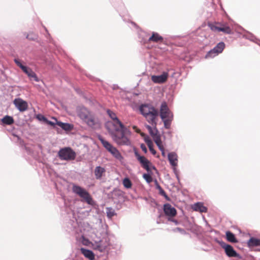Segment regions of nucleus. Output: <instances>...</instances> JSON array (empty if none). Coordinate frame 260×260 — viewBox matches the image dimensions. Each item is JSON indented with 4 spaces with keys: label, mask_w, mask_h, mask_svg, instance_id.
Returning a JSON list of instances; mask_svg holds the SVG:
<instances>
[{
    "label": "nucleus",
    "mask_w": 260,
    "mask_h": 260,
    "mask_svg": "<svg viewBox=\"0 0 260 260\" xmlns=\"http://www.w3.org/2000/svg\"><path fill=\"white\" fill-rule=\"evenodd\" d=\"M106 127L113 141L118 145H129L131 132L119 120L108 121Z\"/></svg>",
    "instance_id": "f257e3e1"
},
{
    "label": "nucleus",
    "mask_w": 260,
    "mask_h": 260,
    "mask_svg": "<svg viewBox=\"0 0 260 260\" xmlns=\"http://www.w3.org/2000/svg\"><path fill=\"white\" fill-rule=\"evenodd\" d=\"M140 111L149 123L156 125V120L158 116L157 110L151 105L144 104L140 106Z\"/></svg>",
    "instance_id": "f03ea898"
},
{
    "label": "nucleus",
    "mask_w": 260,
    "mask_h": 260,
    "mask_svg": "<svg viewBox=\"0 0 260 260\" xmlns=\"http://www.w3.org/2000/svg\"><path fill=\"white\" fill-rule=\"evenodd\" d=\"M208 25L210 29L214 32H222L225 34L232 33V29L226 22L209 23Z\"/></svg>",
    "instance_id": "7ed1b4c3"
},
{
    "label": "nucleus",
    "mask_w": 260,
    "mask_h": 260,
    "mask_svg": "<svg viewBox=\"0 0 260 260\" xmlns=\"http://www.w3.org/2000/svg\"><path fill=\"white\" fill-rule=\"evenodd\" d=\"M99 139L102 143L103 146L105 148V149L108 151H109L114 157L119 160H121L123 158L120 153L116 147H114L107 141L104 140V139L102 137H100Z\"/></svg>",
    "instance_id": "20e7f679"
},
{
    "label": "nucleus",
    "mask_w": 260,
    "mask_h": 260,
    "mask_svg": "<svg viewBox=\"0 0 260 260\" xmlns=\"http://www.w3.org/2000/svg\"><path fill=\"white\" fill-rule=\"evenodd\" d=\"M58 155L61 160H73L76 156V152L70 147H64L58 152Z\"/></svg>",
    "instance_id": "39448f33"
},
{
    "label": "nucleus",
    "mask_w": 260,
    "mask_h": 260,
    "mask_svg": "<svg viewBox=\"0 0 260 260\" xmlns=\"http://www.w3.org/2000/svg\"><path fill=\"white\" fill-rule=\"evenodd\" d=\"M73 191L83 199V200L88 204H91L92 198L89 193L84 188L77 185L74 184L72 188Z\"/></svg>",
    "instance_id": "423d86ee"
},
{
    "label": "nucleus",
    "mask_w": 260,
    "mask_h": 260,
    "mask_svg": "<svg viewBox=\"0 0 260 260\" xmlns=\"http://www.w3.org/2000/svg\"><path fill=\"white\" fill-rule=\"evenodd\" d=\"M14 61L16 64L19 67L21 70L24 72L29 78H33L35 81L38 82L39 79L37 76L36 73L30 68L23 66L18 59H15Z\"/></svg>",
    "instance_id": "0eeeda50"
},
{
    "label": "nucleus",
    "mask_w": 260,
    "mask_h": 260,
    "mask_svg": "<svg viewBox=\"0 0 260 260\" xmlns=\"http://www.w3.org/2000/svg\"><path fill=\"white\" fill-rule=\"evenodd\" d=\"M224 48L225 44L222 42H219L213 49H211L207 53L205 58H212L217 56L222 52Z\"/></svg>",
    "instance_id": "6e6552de"
},
{
    "label": "nucleus",
    "mask_w": 260,
    "mask_h": 260,
    "mask_svg": "<svg viewBox=\"0 0 260 260\" xmlns=\"http://www.w3.org/2000/svg\"><path fill=\"white\" fill-rule=\"evenodd\" d=\"M83 121L92 128L99 127L100 125L99 119L91 112Z\"/></svg>",
    "instance_id": "1a4fd4ad"
},
{
    "label": "nucleus",
    "mask_w": 260,
    "mask_h": 260,
    "mask_svg": "<svg viewBox=\"0 0 260 260\" xmlns=\"http://www.w3.org/2000/svg\"><path fill=\"white\" fill-rule=\"evenodd\" d=\"M16 108L20 112H24L28 109L27 103L20 98H16L13 101Z\"/></svg>",
    "instance_id": "9d476101"
},
{
    "label": "nucleus",
    "mask_w": 260,
    "mask_h": 260,
    "mask_svg": "<svg viewBox=\"0 0 260 260\" xmlns=\"http://www.w3.org/2000/svg\"><path fill=\"white\" fill-rule=\"evenodd\" d=\"M135 155L142 167L147 171H149L150 170V165H151V162L145 157L141 156L137 151L135 152Z\"/></svg>",
    "instance_id": "9b49d317"
},
{
    "label": "nucleus",
    "mask_w": 260,
    "mask_h": 260,
    "mask_svg": "<svg viewBox=\"0 0 260 260\" xmlns=\"http://www.w3.org/2000/svg\"><path fill=\"white\" fill-rule=\"evenodd\" d=\"M169 74L167 72H163L162 74L159 76L153 75L151 76V80L154 83L161 84L166 82L168 78Z\"/></svg>",
    "instance_id": "f8f14e48"
},
{
    "label": "nucleus",
    "mask_w": 260,
    "mask_h": 260,
    "mask_svg": "<svg viewBox=\"0 0 260 260\" xmlns=\"http://www.w3.org/2000/svg\"><path fill=\"white\" fill-rule=\"evenodd\" d=\"M221 246L224 249L226 254L229 257H239V254L231 245L226 243H223L221 244Z\"/></svg>",
    "instance_id": "ddd939ff"
},
{
    "label": "nucleus",
    "mask_w": 260,
    "mask_h": 260,
    "mask_svg": "<svg viewBox=\"0 0 260 260\" xmlns=\"http://www.w3.org/2000/svg\"><path fill=\"white\" fill-rule=\"evenodd\" d=\"M169 109L166 102H163L160 109V116L162 119L171 117Z\"/></svg>",
    "instance_id": "4468645a"
},
{
    "label": "nucleus",
    "mask_w": 260,
    "mask_h": 260,
    "mask_svg": "<svg viewBox=\"0 0 260 260\" xmlns=\"http://www.w3.org/2000/svg\"><path fill=\"white\" fill-rule=\"evenodd\" d=\"M164 211L165 214L169 217H174L176 216L177 212L175 208L173 207L170 204H166L164 206Z\"/></svg>",
    "instance_id": "2eb2a0df"
},
{
    "label": "nucleus",
    "mask_w": 260,
    "mask_h": 260,
    "mask_svg": "<svg viewBox=\"0 0 260 260\" xmlns=\"http://www.w3.org/2000/svg\"><path fill=\"white\" fill-rule=\"evenodd\" d=\"M90 112L84 107H80L77 109V115L83 121L87 118Z\"/></svg>",
    "instance_id": "dca6fc26"
},
{
    "label": "nucleus",
    "mask_w": 260,
    "mask_h": 260,
    "mask_svg": "<svg viewBox=\"0 0 260 260\" xmlns=\"http://www.w3.org/2000/svg\"><path fill=\"white\" fill-rule=\"evenodd\" d=\"M105 172L106 170L104 168L101 166L96 167L94 171L95 178L96 179H101L105 174Z\"/></svg>",
    "instance_id": "f3484780"
},
{
    "label": "nucleus",
    "mask_w": 260,
    "mask_h": 260,
    "mask_svg": "<svg viewBox=\"0 0 260 260\" xmlns=\"http://www.w3.org/2000/svg\"><path fill=\"white\" fill-rule=\"evenodd\" d=\"M153 127H152L150 125H146V128L149 131V134L152 136L153 139V140L156 139V138H158L160 137L158 134V132L157 129L156 128V125L155 126L154 124L152 125Z\"/></svg>",
    "instance_id": "a211bd4d"
},
{
    "label": "nucleus",
    "mask_w": 260,
    "mask_h": 260,
    "mask_svg": "<svg viewBox=\"0 0 260 260\" xmlns=\"http://www.w3.org/2000/svg\"><path fill=\"white\" fill-rule=\"evenodd\" d=\"M177 155L175 152H171L168 154V159L170 164L173 167H176L177 165Z\"/></svg>",
    "instance_id": "6ab92c4d"
},
{
    "label": "nucleus",
    "mask_w": 260,
    "mask_h": 260,
    "mask_svg": "<svg viewBox=\"0 0 260 260\" xmlns=\"http://www.w3.org/2000/svg\"><path fill=\"white\" fill-rule=\"evenodd\" d=\"M192 209L196 211H199L201 213H205L207 211V208L200 202L194 204L192 206Z\"/></svg>",
    "instance_id": "aec40b11"
},
{
    "label": "nucleus",
    "mask_w": 260,
    "mask_h": 260,
    "mask_svg": "<svg viewBox=\"0 0 260 260\" xmlns=\"http://www.w3.org/2000/svg\"><path fill=\"white\" fill-rule=\"evenodd\" d=\"M81 251L86 258H88L90 260H94V254L92 251L82 248H81Z\"/></svg>",
    "instance_id": "412c9836"
},
{
    "label": "nucleus",
    "mask_w": 260,
    "mask_h": 260,
    "mask_svg": "<svg viewBox=\"0 0 260 260\" xmlns=\"http://www.w3.org/2000/svg\"><path fill=\"white\" fill-rule=\"evenodd\" d=\"M163 40V38L158 33L153 32L152 36L149 38L148 41L157 43L162 42Z\"/></svg>",
    "instance_id": "4be33fe9"
},
{
    "label": "nucleus",
    "mask_w": 260,
    "mask_h": 260,
    "mask_svg": "<svg viewBox=\"0 0 260 260\" xmlns=\"http://www.w3.org/2000/svg\"><path fill=\"white\" fill-rule=\"evenodd\" d=\"M225 235L226 238L229 242L235 243L238 242L235 235L230 231H227Z\"/></svg>",
    "instance_id": "5701e85b"
},
{
    "label": "nucleus",
    "mask_w": 260,
    "mask_h": 260,
    "mask_svg": "<svg viewBox=\"0 0 260 260\" xmlns=\"http://www.w3.org/2000/svg\"><path fill=\"white\" fill-rule=\"evenodd\" d=\"M247 243L249 247L260 246V239L251 238Z\"/></svg>",
    "instance_id": "b1692460"
},
{
    "label": "nucleus",
    "mask_w": 260,
    "mask_h": 260,
    "mask_svg": "<svg viewBox=\"0 0 260 260\" xmlns=\"http://www.w3.org/2000/svg\"><path fill=\"white\" fill-rule=\"evenodd\" d=\"M56 124L66 131H70L72 128L71 125L69 123L57 121Z\"/></svg>",
    "instance_id": "393cba45"
},
{
    "label": "nucleus",
    "mask_w": 260,
    "mask_h": 260,
    "mask_svg": "<svg viewBox=\"0 0 260 260\" xmlns=\"http://www.w3.org/2000/svg\"><path fill=\"white\" fill-rule=\"evenodd\" d=\"M2 121L3 123L10 125L14 123L13 118L10 116H6L2 119Z\"/></svg>",
    "instance_id": "a878e982"
},
{
    "label": "nucleus",
    "mask_w": 260,
    "mask_h": 260,
    "mask_svg": "<svg viewBox=\"0 0 260 260\" xmlns=\"http://www.w3.org/2000/svg\"><path fill=\"white\" fill-rule=\"evenodd\" d=\"M123 185L126 188H131L132 186V183L129 179L125 178L123 180Z\"/></svg>",
    "instance_id": "bb28decb"
},
{
    "label": "nucleus",
    "mask_w": 260,
    "mask_h": 260,
    "mask_svg": "<svg viewBox=\"0 0 260 260\" xmlns=\"http://www.w3.org/2000/svg\"><path fill=\"white\" fill-rule=\"evenodd\" d=\"M172 118H173V115H171V117H170L169 118H167L164 119H162L164 121L165 127L166 128L168 129L170 128V125H171V122L172 120Z\"/></svg>",
    "instance_id": "cd10ccee"
},
{
    "label": "nucleus",
    "mask_w": 260,
    "mask_h": 260,
    "mask_svg": "<svg viewBox=\"0 0 260 260\" xmlns=\"http://www.w3.org/2000/svg\"><path fill=\"white\" fill-rule=\"evenodd\" d=\"M107 113L109 117L112 119V121H116L117 120H119L117 118L116 114L110 110H108L107 111Z\"/></svg>",
    "instance_id": "c85d7f7f"
},
{
    "label": "nucleus",
    "mask_w": 260,
    "mask_h": 260,
    "mask_svg": "<svg viewBox=\"0 0 260 260\" xmlns=\"http://www.w3.org/2000/svg\"><path fill=\"white\" fill-rule=\"evenodd\" d=\"M154 141L155 142L156 145L158 146L160 150H162L164 148V146L162 144V142L161 141L160 137L157 138H156V139L154 140Z\"/></svg>",
    "instance_id": "c756f323"
},
{
    "label": "nucleus",
    "mask_w": 260,
    "mask_h": 260,
    "mask_svg": "<svg viewBox=\"0 0 260 260\" xmlns=\"http://www.w3.org/2000/svg\"><path fill=\"white\" fill-rule=\"evenodd\" d=\"M143 177L148 183H150L152 181V178L149 174H144Z\"/></svg>",
    "instance_id": "7c9ffc66"
},
{
    "label": "nucleus",
    "mask_w": 260,
    "mask_h": 260,
    "mask_svg": "<svg viewBox=\"0 0 260 260\" xmlns=\"http://www.w3.org/2000/svg\"><path fill=\"white\" fill-rule=\"evenodd\" d=\"M107 214L109 217L111 218L115 215V212L112 209L108 208L107 209Z\"/></svg>",
    "instance_id": "2f4dec72"
},
{
    "label": "nucleus",
    "mask_w": 260,
    "mask_h": 260,
    "mask_svg": "<svg viewBox=\"0 0 260 260\" xmlns=\"http://www.w3.org/2000/svg\"><path fill=\"white\" fill-rule=\"evenodd\" d=\"M26 38L30 40H34L37 39V36L33 33H30L27 35Z\"/></svg>",
    "instance_id": "473e14b6"
},
{
    "label": "nucleus",
    "mask_w": 260,
    "mask_h": 260,
    "mask_svg": "<svg viewBox=\"0 0 260 260\" xmlns=\"http://www.w3.org/2000/svg\"><path fill=\"white\" fill-rule=\"evenodd\" d=\"M149 149L150 151V152L153 154L155 155L156 154V151L153 149V144L152 145H148Z\"/></svg>",
    "instance_id": "72a5a7b5"
},
{
    "label": "nucleus",
    "mask_w": 260,
    "mask_h": 260,
    "mask_svg": "<svg viewBox=\"0 0 260 260\" xmlns=\"http://www.w3.org/2000/svg\"><path fill=\"white\" fill-rule=\"evenodd\" d=\"M159 193L160 194H161V196L165 197L166 198H168V196L166 193V192L165 191V190L161 188V189H160L159 190Z\"/></svg>",
    "instance_id": "f704fd0d"
},
{
    "label": "nucleus",
    "mask_w": 260,
    "mask_h": 260,
    "mask_svg": "<svg viewBox=\"0 0 260 260\" xmlns=\"http://www.w3.org/2000/svg\"><path fill=\"white\" fill-rule=\"evenodd\" d=\"M140 147H141V149L142 150V151L144 153H146L147 152V148H146V146L145 145V144H141Z\"/></svg>",
    "instance_id": "c9c22d12"
},
{
    "label": "nucleus",
    "mask_w": 260,
    "mask_h": 260,
    "mask_svg": "<svg viewBox=\"0 0 260 260\" xmlns=\"http://www.w3.org/2000/svg\"><path fill=\"white\" fill-rule=\"evenodd\" d=\"M145 142L147 143V145H152V142L149 138H146L145 139Z\"/></svg>",
    "instance_id": "e433bc0d"
},
{
    "label": "nucleus",
    "mask_w": 260,
    "mask_h": 260,
    "mask_svg": "<svg viewBox=\"0 0 260 260\" xmlns=\"http://www.w3.org/2000/svg\"><path fill=\"white\" fill-rule=\"evenodd\" d=\"M145 142L147 143V145H152V142L149 138H146L145 139Z\"/></svg>",
    "instance_id": "4c0bfd02"
},
{
    "label": "nucleus",
    "mask_w": 260,
    "mask_h": 260,
    "mask_svg": "<svg viewBox=\"0 0 260 260\" xmlns=\"http://www.w3.org/2000/svg\"><path fill=\"white\" fill-rule=\"evenodd\" d=\"M133 128L137 133H140V130L136 126H133Z\"/></svg>",
    "instance_id": "58836bf2"
},
{
    "label": "nucleus",
    "mask_w": 260,
    "mask_h": 260,
    "mask_svg": "<svg viewBox=\"0 0 260 260\" xmlns=\"http://www.w3.org/2000/svg\"><path fill=\"white\" fill-rule=\"evenodd\" d=\"M155 184H156V188L158 189V190H159L160 189H161L162 188L161 187L158 183L157 180H155Z\"/></svg>",
    "instance_id": "ea45409f"
},
{
    "label": "nucleus",
    "mask_w": 260,
    "mask_h": 260,
    "mask_svg": "<svg viewBox=\"0 0 260 260\" xmlns=\"http://www.w3.org/2000/svg\"><path fill=\"white\" fill-rule=\"evenodd\" d=\"M162 152V155H165V149H164V148H163V149L162 150H160Z\"/></svg>",
    "instance_id": "a19ab883"
},
{
    "label": "nucleus",
    "mask_w": 260,
    "mask_h": 260,
    "mask_svg": "<svg viewBox=\"0 0 260 260\" xmlns=\"http://www.w3.org/2000/svg\"><path fill=\"white\" fill-rule=\"evenodd\" d=\"M49 123L51 124V125H53L54 123L52 122H50Z\"/></svg>",
    "instance_id": "79ce46f5"
}]
</instances>
